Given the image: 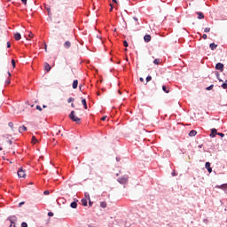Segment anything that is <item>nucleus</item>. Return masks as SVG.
<instances>
[{
  "label": "nucleus",
  "mask_w": 227,
  "mask_h": 227,
  "mask_svg": "<svg viewBox=\"0 0 227 227\" xmlns=\"http://www.w3.org/2000/svg\"><path fill=\"white\" fill-rule=\"evenodd\" d=\"M69 118L70 120H72L73 121H81V118L75 116V112L72 111L69 114Z\"/></svg>",
  "instance_id": "obj_1"
},
{
  "label": "nucleus",
  "mask_w": 227,
  "mask_h": 227,
  "mask_svg": "<svg viewBox=\"0 0 227 227\" xmlns=\"http://www.w3.org/2000/svg\"><path fill=\"white\" fill-rule=\"evenodd\" d=\"M118 182H119V184H125L129 182V176H123L121 177H119Z\"/></svg>",
  "instance_id": "obj_2"
},
{
  "label": "nucleus",
  "mask_w": 227,
  "mask_h": 227,
  "mask_svg": "<svg viewBox=\"0 0 227 227\" xmlns=\"http://www.w3.org/2000/svg\"><path fill=\"white\" fill-rule=\"evenodd\" d=\"M7 221H10L11 224L15 226V223H17V216L11 215L7 218Z\"/></svg>",
  "instance_id": "obj_3"
},
{
  "label": "nucleus",
  "mask_w": 227,
  "mask_h": 227,
  "mask_svg": "<svg viewBox=\"0 0 227 227\" xmlns=\"http://www.w3.org/2000/svg\"><path fill=\"white\" fill-rule=\"evenodd\" d=\"M215 69L216 70H220V72H223L224 71V64L219 62L215 65Z\"/></svg>",
  "instance_id": "obj_4"
},
{
  "label": "nucleus",
  "mask_w": 227,
  "mask_h": 227,
  "mask_svg": "<svg viewBox=\"0 0 227 227\" xmlns=\"http://www.w3.org/2000/svg\"><path fill=\"white\" fill-rule=\"evenodd\" d=\"M18 176L19 178H26V172L22 168H20L18 170Z\"/></svg>",
  "instance_id": "obj_5"
},
{
  "label": "nucleus",
  "mask_w": 227,
  "mask_h": 227,
  "mask_svg": "<svg viewBox=\"0 0 227 227\" xmlns=\"http://www.w3.org/2000/svg\"><path fill=\"white\" fill-rule=\"evenodd\" d=\"M209 136L210 137H215L217 136V129L215 128L211 129V134Z\"/></svg>",
  "instance_id": "obj_6"
},
{
  "label": "nucleus",
  "mask_w": 227,
  "mask_h": 227,
  "mask_svg": "<svg viewBox=\"0 0 227 227\" xmlns=\"http://www.w3.org/2000/svg\"><path fill=\"white\" fill-rule=\"evenodd\" d=\"M144 40H145V42H146V43H148V42H152V35H145L144 36Z\"/></svg>",
  "instance_id": "obj_7"
},
{
  "label": "nucleus",
  "mask_w": 227,
  "mask_h": 227,
  "mask_svg": "<svg viewBox=\"0 0 227 227\" xmlns=\"http://www.w3.org/2000/svg\"><path fill=\"white\" fill-rule=\"evenodd\" d=\"M78 86H79V81L78 80H74L73 82V90H77Z\"/></svg>",
  "instance_id": "obj_8"
},
{
  "label": "nucleus",
  "mask_w": 227,
  "mask_h": 227,
  "mask_svg": "<svg viewBox=\"0 0 227 227\" xmlns=\"http://www.w3.org/2000/svg\"><path fill=\"white\" fill-rule=\"evenodd\" d=\"M20 38H22V35H20V33H16L14 34V39L19 42V40H20Z\"/></svg>",
  "instance_id": "obj_9"
},
{
  "label": "nucleus",
  "mask_w": 227,
  "mask_h": 227,
  "mask_svg": "<svg viewBox=\"0 0 227 227\" xmlns=\"http://www.w3.org/2000/svg\"><path fill=\"white\" fill-rule=\"evenodd\" d=\"M51 65H49V63H44V70L46 71V72H51Z\"/></svg>",
  "instance_id": "obj_10"
},
{
  "label": "nucleus",
  "mask_w": 227,
  "mask_h": 227,
  "mask_svg": "<svg viewBox=\"0 0 227 227\" xmlns=\"http://www.w3.org/2000/svg\"><path fill=\"white\" fill-rule=\"evenodd\" d=\"M72 43H70V41H66L64 43V47L65 49H70Z\"/></svg>",
  "instance_id": "obj_11"
},
{
  "label": "nucleus",
  "mask_w": 227,
  "mask_h": 227,
  "mask_svg": "<svg viewBox=\"0 0 227 227\" xmlns=\"http://www.w3.org/2000/svg\"><path fill=\"white\" fill-rule=\"evenodd\" d=\"M205 168L206 169H207L208 173H212V168H210V162H206Z\"/></svg>",
  "instance_id": "obj_12"
},
{
  "label": "nucleus",
  "mask_w": 227,
  "mask_h": 227,
  "mask_svg": "<svg viewBox=\"0 0 227 227\" xmlns=\"http://www.w3.org/2000/svg\"><path fill=\"white\" fill-rule=\"evenodd\" d=\"M209 49H211V51H215V49H217V44L212 43L209 44Z\"/></svg>",
  "instance_id": "obj_13"
},
{
  "label": "nucleus",
  "mask_w": 227,
  "mask_h": 227,
  "mask_svg": "<svg viewBox=\"0 0 227 227\" xmlns=\"http://www.w3.org/2000/svg\"><path fill=\"white\" fill-rule=\"evenodd\" d=\"M27 130V128L26 126H20L19 128V132L22 133V132H26Z\"/></svg>",
  "instance_id": "obj_14"
},
{
  "label": "nucleus",
  "mask_w": 227,
  "mask_h": 227,
  "mask_svg": "<svg viewBox=\"0 0 227 227\" xmlns=\"http://www.w3.org/2000/svg\"><path fill=\"white\" fill-rule=\"evenodd\" d=\"M196 134H198V132L194 129H192L190 132H189V136L190 137H194V136H196Z\"/></svg>",
  "instance_id": "obj_15"
},
{
  "label": "nucleus",
  "mask_w": 227,
  "mask_h": 227,
  "mask_svg": "<svg viewBox=\"0 0 227 227\" xmlns=\"http://www.w3.org/2000/svg\"><path fill=\"white\" fill-rule=\"evenodd\" d=\"M82 205L83 207H88V200L86 199H82Z\"/></svg>",
  "instance_id": "obj_16"
},
{
  "label": "nucleus",
  "mask_w": 227,
  "mask_h": 227,
  "mask_svg": "<svg viewBox=\"0 0 227 227\" xmlns=\"http://www.w3.org/2000/svg\"><path fill=\"white\" fill-rule=\"evenodd\" d=\"M197 15H199L198 16V19H200V20H201V19H205V15L203 14V12H197Z\"/></svg>",
  "instance_id": "obj_17"
},
{
  "label": "nucleus",
  "mask_w": 227,
  "mask_h": 227,
  "mask_svg": "<svg viewBox=\"0 0 227 227\" xmlns=\"http://www.w3.org/2000/svg\"><path fill=\"white\" fill-rule=\"evenodd\" d=\"M70 207H71V208H77V201H73V202L70 204Z\"/></svg>",
  "instance_id": "obj_18"
},
{
  "label": "nucleus",
  "mask_w": 227,
  "mask_h": 227,
  "mask_svg": "<svg viewBox=\"0 0 227 227\" xmlns=\"http://www.w3.org/2000/svg\"><path fill=\"white\" fill-rule=\"evenodd\" d=\"M107 203L106 201L100 202V207L101 208H106Z\"/></svg>",
  "instance_id": "obj_19"
},
{
  "label": "nucleus",
  "mask_w": 227,
  "mask_h": 227,
  "mask_svg": "<svg viewBox=\"0 0 227 227\" xmlns=\"http://www.w3.org/2000/svg\"><path fill=\"white\" fill-rule=\"evenodd\" d=\"M162 90L164 91V93H169V89H168V87H166V85L162 86Z\"/></svg>",
  "instance_id": "obj_20"
},
{
  "label": "nucleus",
  "mask_w": 227,
  "mask_h": 227,
  "mask_svg": "<svg viewBox=\"0 0 227 227\" xmlns=\"http://www.w3.org/2000/svg\"><path fill=\"white\" fill-rule=\"evenodd\" d=\"M82 106H84V109H88V105H87V103H86V99H82Z\"/></svg>",
  "instance_id": "obj_21"
},
{
  "label": "nucleus",
  "mask_w": 227,
  "mask_h": 227,
  "mask_svg": "<svg viewBox=\"0 0 227 227\" xmlns=\"http://www.w3.org/2000/svg\"><path fill=\"white\" fill-rule=\"evenodd\" d=\"M223 90H227V80L222 84Z\"/></svg>",
  "instance_id": "obj_22"
},
{
  "label": "nucleus",
  "mask_w": 227,
  "mask_h": 227,
  "mask_svg": "<svg viewBox=\"0 0 227 227\" xmlns=\"http://www.w3.org/2000/svg\"><path fill=\"white\" fill-rule=\"evenodd\" d=\"M206 90L207 91H210L211 90H214V84H211L210 86L207 87Z\"/></svg>",
  "instance_id": "obj_23"
},
{
  "label": "nucleus",
  "mask_w": 227,
  "mask_h": 227,
  "mask_svg": "<svg viewBox=\"0 0 227 227\" xmlns=\"http://www.w3.org/2000/svg\"><path fill=\"white\" fill-rule=\"evenodd\" d=\"M153 63H154V65H159V63H160V59H155L153 60Z\"/></svg>",
  "instance_id": "obj_24"
},
{
  "label": "nucleus",
  "mask_w": 227,
  "mask_h": 227,
  "mask_svg": "<svg viewBox=\"0 0 227 227\" xmlns=\"http://www.w3.org/2000/svg\"><path fill=\"white\" fill-rule=\"evenodd\" d=\"M37 139H36V137H32V142L34 143V144H36L37 143Z\"/></svg>",
  "instance_id": "obj_25"
},
{
  "label": "nucleus",
  "mask_w": 227,
  "mask_h": 227,
  "mask_svg": "<svg viewBox=\"0 0 227 227\" xmlns=\"http://www.w3.org/2000/svg\"><path fill=\"white\" fill-rule=\"evenodd\" d=\"M224 186H226V184H222V185H216L215 187H216L217 189H223V187H224Z\"/></svg>",
  "instance_id": "obj_26"
},
{
  "label": "nucleus",
  "mask_w": 227,
  "mask_h": 227,
  "mask_svg": "<svg viewBox=\"0 0 227 227\" xmlns=\"http://www.w3.org/2000/svg\"><path fill=\"white\" fill-rule=\"evenodd\" d=\"M75 99L74 98H69L68 99H67V102H68V104H70L71 102H74Z\"/></svg>",
  "instance_id": "obj_27"
},
{
  "label": "nucleus",
  "mask_w": 227,
  "mask_h": 227,
  "mask_svg": "<svg viewBox=\"0 0 227 227\" xmlns=\"http://www.w3.org/2000/svg\"><path fill=\"white\" fill-rule=\"evenodd\" d=\"M204 33H210V27H206L204 29Z\"/></svg>",
  "instance_id": "obj_28"
},
{
  "label": "nucleus",
  "mask_w": 227,
  "mask_h": 227,
  "mask_svg": "<svg viewBox=\"0 0 227 227\" xmlns=\"http://www.w3.org/2000/svg\"><path fill=\"white\" fill-rule=\"evenodd\" d=\"M216 136H220V137H224V134H223V133H219V132H217V133H216Z\"/></svg>",
  "instance_id": "obj_29"
},
{
  "label": "nucleus",
  "mask_w": 227,
  "mask_h": 227,
  "mask_svg": "<svg viewBox=\"0 0 227 227\" xmlns=\"http://www.w3.org/2000/svg\"><path fill=\"white\" fill-rule=\"evenodd\" d=\"M43 194L45 196H48V194H51V192H49V190H46V191L43 192Z\"/></svg>",
  "instance_id": "obj_30"
},
{
  "label": "nucleus",
  "mask_w": 227,
  "mask_h": 227,
  "mask_svg": "<svg viewBox=\"0 0 227 227\" xmlns=\"http://www.w3.org/2000/svg\"><path fill=\"white\" fill-rule=\"evenodd\" d=\"M48 216H49V217H54V213L49 212V213H48Z\"/></svg>",
  "instance_id": "obj_31"
},
{
  "label": "nucleus",
  "mask_w": 227,
  "mask_h": 227,
  "mask_svg": "<svg viewBox=\"0 0 227 227\" xmlns=\"http://www.w3.org/2000/svg\"><path fill=\"white\" fill-rule=\"evenodd\" d=\"M124 47H129V43L127 41H123Z\"/></svg>",
  "instance_id": "obj_32"
},
{
  "label": "nucleus",
  "mask_w": 227,
  "mask_h": 227,
  "mask_svg": "<svg viewBox=\"0 0 227 227\" xmlns=\"http://www.w3.org/2000/svg\"><path fill=\"white\" fill-rule=\"evenodd\" d=\"M150 81H152V77H151L150 75H148V76L146 77V82H150Z\"/></svg>",
  "instance_id": "obj_33"
},
{
  "label": "nucleus",
  "mask_w": 227,
  "mask_h": 227,
  "mask_svg": "<svg viewBox=\"0 0 227 227\" xmlns=\"http://www.w3.org/2000/svg\"><path fill=\"white\" fill-rule=\"evenodd\" d=\"M21 227H27V223L23 222V223H21Z\"/></svg>",
  "instance_id": "obj_34"
},
{
  "label": "nucleus",
  "mask_w": 227,
  "mask_h": 227,
  "mask_svg": "<svg viewBox=\"0 0 227 227\" xmlns=\"http://www.w3.org/2000/svg\"><path fill=\"white\" fill-rule=\"evenodd\" d=\"M8 126H9L11 129H13V122H9V123H8Z\"/></svg>",
  "instance_id": "obj_35"
},
{
  "label": "nucleus",
  "mask_w": 227,
  "mask_h": 227,
  "mask_svg": "<svg viewBox=\"0 0 227 227\" xmlns=\"http://www.w3.org/2000/svg\"><path fill=\"white\" fill-rule=\"evenodd\" d=\"M202 38H203V40H207V34L202 35Z\"/></svg>",
  "instance_id": "obj_36"
},
{
  "label": "nucleus",
  "mask_w": 227,
  "mask_h": 227,
  "mask_svg": "<svg viewBox=\"0 0 227 227\" xmlns=\"http://www.w3.org/2000/svg\"><path fill=\"white\" fill-rule=\"evenodd\" d=\"M12 65L13 68H15V59H12Z\"/></svg>",
  "instance_id": "obj_37"
},
{
  "label": "nucleus",
  "mask_w": 227,
  "mask_h": 227,
  "mask_svg": "<svg viewBox=\"0 0 227 227\" xmlns=\"http://www.w3.org/2000/svg\"><path fill=\"white\" fill-rule=\"evenodd\" d=\"M46 10H47V12H48V15H51V8H50V7H47Z\"/></svg>",
  "instance_id": "obj_38"
},
{
  "label": "nucleus",
  "mask_w": 227,
  "mask_h": 227,
  "mask_svg": "<svg viewBox=\"0 0 227 227\" xmlns=\"http://www.w3.org/2000/svg\"><path fill=\"white\" fill-rule=\"evenodd\" d=\"M36 109H37V111H42V106H36Z\"/></svg>",
  "instance_id": "obj_39"
},
{
  "label": "nucleus",
  "mask_w": 227,
  "mask_h": 227,
  "mask_svg": "<svg viewBox=\"0 0 227 227\" xmlns=\"http://www.w3.org/2000/svg\"><path fill=\"white\" fill-rule=\"evenodd\" d=\"M106 119H107V116H103V117L101 118L102 121H106Z\"/></svg>",
  "instance_id": "obj_40"
},
{
  "label": "nucleus",
  "mask_w": 227,
  "mask_h": 227,
  "mask_svg": "<svg viewBox=\"0 0 227 227\" xmlns=\"http://www.w3.org/2000/svg\"><path fill=\"white\" fill-rule=\"evenodd\" d=\"M176 175H178V174H176V172H175V171H173V172L171 173V176H176Z\"/></svg>",
  "instance_id": "obj_41"
},
{
  "label": "nucleus",
  "mask_w": 227,
  "mask_h": 227,
  "mask_svg": "<svg viewBox=\"0 0 227 227\" xmlns=\"http://www.w3.org/2000/svg\"><path fill=\"white\" fill-rule=\"evenodd\" d=\"M21 3H23V4H27V0H21Z\"/></svg>",
  "instance_id": "obj_42"
},
{
  "label": "nucleus",
  "mask_w": 227,
  "mask_h": 227,
  "mask_svg": "<svg viewBox=\"0 0 227 227\" xmlns=\"http://www.w3.org/2000/svg\"><path fill=\"white\" fill-rule=\"evenodd\" d=\"M10 47H12V44L10 43V42L7 43V48L10 49Z\"/></svg>",
  "instance_id": "obj_43"
},
{
  "label": "nucleus",
  "mask_w": 227,
  "mask_h": 227,
  "mask_svg": "<svg viewBox=\"0 0 227 227\" xmlns=\"http://www.w3.org/2000/svg\"><path fill=\"white\" fill-rule=\"evenodd\" d=\"M10 82H11L10 79H7V80L5 81V84H10Z\"/></svg>",
  "instance_id": "obj_44"
},
{
  "label": "nucleus",
  "mask_w": 227,
  "mask_h": 227,
  "mask_svg": "<svg viewBox=\"0 0 227 227\" xmlns=\"http://www.w3.org/2000/svg\"><path fill=\"white\" fill-rule=\"evenodd\" d=\"M133 20H135L136 22H137V20H138V19H137V17H133Z\"/></svg>",
  "instance_id": "obj_45"
},
{
  "label": "nucleus",
  "mask_w": 227,
  "mask_h": 227,
  "mask_svg": "<svg viewBox=\"0 0 227 227\" xmlns=\"http://www.w3.org/2000/svg\"><path fill=\"white\" fill-rule=\"evenodd\" d=\"M56 134H57V136H59V134H61V129H59Z\"/></svg>",
  "instance_id": "obj_46"
},
{
  "label": "nucleus",
  "mask_w": 227,
  "mask_h": 227,
  "mask_svg": "<svg viewBox=\"0 0 227 227\" xmlns=\"http://www.w3.org/2000/svg\"><path fill=\"white\" fill-rule=\"evenodd\" d=\"M7 143H9V145H13V142L12 140H8Z\"/></svg>",
  "instance_id": "obj_47"
},
{
  "label": "nucleus",
  "mask_w": 227,
  "mask_h": 227,
  "mask_svg": "<svg viewBox=\"0 0 227 227\" xmlns=\"http://www.w3.org/2000/svg\"><path fill=\"white\" fill-rule=\"evenodd\" d=\"M80 91H82V85H79Z\"/></svg>",
  "instance_id": "obj_48"
},
{
  "label": "nucleus",
  "mask_w": 227,
  "mask_h": 227,
  "mask_svg": "<svg viewBox=\"0 0 227 227\" xmlns=\"http://www.w3.org/2000/svg\"><path fill=\"white\" fill-rule=\"evenodd\" d=\"M120 160H121V158L120 157H116V161L120 162Z\"/></svg>",
  "instance_id": "obj_49"
},
{
  "label": "nucleus",
  "mask_w": 227,
  "mask_h": 227,
  "mask_svg": "<svg viewBox=\"0 0 227 227\" xmlns=\"http://www.w3.org/2000/svg\"><path fill=\"white\" fill-rule=\"evenodd\" d=\"M85 197L89 198V200H90V193H85Z\"/></svg>",
  "instance_id": "obj_50"
},
{
  "label": "nucleus",
  "mask_w": 227,
  "mask_h": 227,
  "mask_svg": "<svg viewBox=\"0 0 227 227\" xmlns=\"http://www.w3.org/2000/svg\"><path fill=\"white\" fill-rule=\"evenodd\" d=\"M89 205L90 207H91V205H93V202L91 200H89Z\"/></svg>",
  "instance_id": "obj_51"
},
{
  "label": "nucleus",
  "mask_w": 227,
  "mask_h": 227,
  "mask_svg": "<svg viewBox=\"0 0 227 227\" xmlns=\"http://www.w3.org/2000/svg\"><path fill=\"white\" fill-rule=\"evenodd\" d=\"M44 51L47 52V44H44Z\"/></svg>",
  "instance_id": "obj_52"
},
{
  "label": "nucleus",
  "mask_w": 227,
  "mask_h": 227,
  "mask_svg": "<svg viewBox=\"0 0 227 227\" xmlns=\"http://www.w3.org/2000/svg\"><path fill=\"white\" fill-rule=\"evenodd\" d=\"M215 75H216L217 79H219V72H216Z\"/></svg>",
  "instance_id": "obj_53"
},
{
  "label": "nucleus",
  "mask_w": 227,
  "mask_h": 227,
  "mask_svg": "<svg viewBox=\"0 0 227 227\" xmlns=\"http://www.w3.org/2000/svg\"><path fill=\"white\" fill-rule=\"evenodd\" d=\"M110 6H111V8H110V12H113V5L110 4Z\"/></svg>",
  "instance_id": "obj_54"
},
{
  "label": "nucleus",
  "mask_w": 227,
  "mask_h": 227,
  "mask_svg": "<svg viewBox=\"0 0 227 227\" xmlns=\"http://www.w3.org/2000/svg\"><path fill=\"white\" fill-rule=\"evenodd\" d=\"M218 81H219L220 82H223V79H221V78H218Z\"/></svg>",
  "instance_id": "obj_55"
},
{
  "label": "nucleus",
  "mask_w": 227,
  "mask_h": 227,
  "mask_svg": "<svg viewBox=\"0 0 227 227\" xmlns=\"http://www.w3.org/2000/svg\"><path fill=\"white\" fill-rule=\"evenodd\" d=\"M22 205H24V202L20 203V207H22Z\"/></svg>",
  "instance_id": "obj_56"
},
{
  "label": "nucleus",
  "mask_w": 227,
  "mask_h": 227,
  "mask_svg": "<svg viewBox=\"0 0 227 227\" xmlns=\"http://www.w3.org/2000/svg\"><path fill=\"white\" fill-rule=\"evenodd\" d=\"M113 1V3H115V4H117L118 3V1H116V0H112Z\"/></svg>",
  "instance_id": "obj_57"
},
{
  "label": "nucleus",
  "mask_w": 227,
  "mask_h": 227,
  "mask_svg": "<svg viewBox=\"0 0 227 227\" xmlns=\"http://www.w3.org/2000/svg\"><path fill=\"white\" fill-rule=\"evenodd\" d=\"M43 107L45 109V107H47V106L43 105Z\"/></svg>",
  "instance_id": "obj_58"
},
{
  "label": "nucleus",
  "mask_w": 227,
  "mask_h": 227,
  "mask_svg": "<svg viewBox=\"0 0 227 227\" xmlns=\"http://www.w3.org/2000/svg\"><path fill=\"white\" fill-rule=\"evenodd\" d=\"M8 75H12V74L10 72H8Z\"/></svg>",
  "instance_id": "obj_59"
},
{
  "label": "nucleus",
  "mask_w": 227,
  "mask_h": 227,
  "mask_svg": "<svg viewBox=\"0 0 227 227\" xmlns=\"http://www.w3.org/2000/svg\"><path fill=\"white\" fill-rule=\"evenodd\" d=\"M10 227H15V225H12V224H11Z\"/></svg>",
  "instance_id": "obj_60"
},
{
  "label": "nucleus",
  "mask_w": 227,
  "mask_h": 227,
  "mask_svg": "<svg viewBox=\"0 0 227 227\" xmlns=\"http://www.w3.org/2000/svg\"><path fill=\"white\" fill-rule=\"evenodd\" d=\"M140 81L143 82V78H140Z\"/></svg>",
  "instance_id": "obj_61"
},
{
  "label": "nucleus",
  "mask_w": 227,
  "mask_h": 227,
  "mask_svg": "<svg viewBox=\"0 0 227 227\" xmlns=\"http://www.w3.org/2000/svg\"><path fill=\"white\" fill-rule=\"evenodd\" d=\"M72 107H74V103L71 105Z\"/></svg>",
  "instance_id": "obj_62"
},
{
  "label": "nucleus",
  "mask_w": 227,
  "mask_h": 227,
  "mask_svg": "<svg viewBox=\"0 0 227 227\" xmlns=\"http://www.w3.org/2000/svg\"><path fill=\"white\" fill-rule=\"evenodd\" d=\"M1 150H3V147H0V152H1Z\"/></svg>",
  "instance_id": "obj_63"
},
{
  "label": "nucleus",
  "mask_w": 227,
  "mask_h": 227,
  "mask_svg": "<svg viewBox=\"0 0 227 227\" xmlns=\"http://www.w3.org/2000/svg\"><path fill=\"white\" fill-rule=\"evenodd\" d=\"M7 1H12V0H7Z\"/></svg>",
  "instance_id": "obj_64"
}]
</instances>
